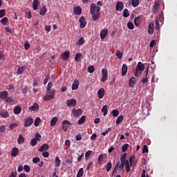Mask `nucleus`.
<instances>
[{"mask_svg": "<svg viewBox=\"0 0 177 177\" xmlns=\"http://www.w3.org/2000/svg\"><path fill=\"white\" fill-rule=\"evenodd\" d=\"M82 57V53H77L75 56V62H80L81 60V58Z\"/></svg>", "mask_w": 177, "mask_h": 177, "instance_id": "obj_44", "label": "nucleus"}, {"mask_svg": "<svg viewBox=\"0 0 177 177\" xmlns=\"http://www.w3.org/2000/svg\"><path fill=\"white\" fill-rule=\"evenodd\" d=\"M84 44H85V39H84V37H81L79 40H78V45L80 46L84 45Z\"/></svg>", "mask_w": 177, "mask_h": 177, "instance_id": "obj_52", "label": "nucleus"}, {"mask_svg": "<svg viewBox=\"0 0 177 177\" xmlns=\"http://www.w3.org/2000/svg\"><path fill=\"white\" fill-rule=\"evenodd\" d=\"M107 34H109V30H107V28L102 30L100 32L101 39H104V38L107 37Z\"/></svg>", "mask_w": 177, "mask_h": 177, "instance_id": "obj_14", "label": "nucleus"}, {"mask_svg": "<svg viewBox=\"0 0 177 177\" xmlns=\"http://www.w3.org/2000/svg\"><path fill=\"white\" fill-rule=\"evenodd\" d=\"M79 22L80 23V28H85V27H86V21H85V17H81Z\"/></svg>", "mask_w": 177, "mask_h": 177, "instance_id": "obj_10", "label": "nucleus"}, {"mask_svg": "<svg viewBox=\"0 0 177 177\" xmlns=\"http://www.w3.org/2000/svg\"><path fill=\"white\" fill-rule=\"evenodd\" d=\"M56 94V90L52 89L50 91H47L46 95L43 97L44 102H49L52 99H55V95Z\"/></svg>", "mask_w": 177, "mask_h": 177, "instance_id": "obj_1", "label": "nucleus"}, {"mask_svg": "<svg viewBox=\"0 0 177 177\" xmlns=\"http://www.w3.org/2000/svg\"><path fill=\"white\" fill-rule=\"evenodd\" d=\"M17 176V171H12L10 173V176L8 177H16Z\"/></svg>", "mask_w": 177, "mask_h": 177, "instance_id": "obj_64", "label": "nucleus"}, {"mask_svg": "<svg viewBox=\"0 0 177 177\" xmlns=\"http://www.w3.org/2000/svg\"><path fill=\"white\" fill-rule=\"evenodd\" d=\"M57 117H54L51 120H50V127H55L56 125V123L57 122Z\"/></svg>", "mask_w": 177, "mask_h": 177, "instance_id": "obj_36", "label": "nucleus"}, {"mask_svg": "<svg viewBox=\"0 0 177 177\" xmlns=\"http://www.w3.org/2000/svg\"><path fill=\"white\" fill-rule=\"evenodd\" d=\"M34 122V119L32 118H28L24 124L25 128H28V127H31L32 123Z\"/></svg>", "mask_w": 177, "mask_h": 177, "instance_id": "obj_5", "label": "nucleus"}, {"mask_svg": "<svg viewBox=\"0 0 177 177\" xmlns=\"http://www.w3.org/2000/svg\"><path fill=\"white\" fill-rule=\"evenodd\" d=\"M61 59L62 60H68L70 59V51L66 50L64 53H61Z\"/></svg>", "mask_w": 177, "mask_h": 177, "instance_id": "obj_6", "label": "nucleus"}, {"mask_svg": "<svg viewBox=\"0 0 177 177\" xmlns=\"http://www.w3.org/2000/svg\"><path fill=\"white\" fill-rule=\"evenodd\" d=\"M46 150H49V145L46 143H44L41 145V147L39 149V151H46Z\"/></svg>", "mask_w": 177, "mask_h": 177, "instance_id": "obj_18", "label": "nucleus"}, {"mask_svg": "<svg viewBox=\"0 0 177 177\" xmlns=\"http://www.w3.org/2000/svg\"><path fill=\"white\" fill-rule=\"evenodd\" d=\"M39 124H41V118H39V117H37L34 122V125L35 127H39Z\"/></svg>", "mask_w": 177, "mask_h": 177, "instance_id": "obj_48", "label": "nucleus"}, {"mask_svg": "<svg viewBox=\"0 0 177 177\" xmlns=\"http://www.w3.org/2000/svg\"><path fill=\"white\" fill-rule=\"evenodd\" d=\"M127 153H123L121 157H120V162H123L125 164V162H127Z\"/></svg>", "mask_w": 177, "mask_h": 177, "instance_id": "obj_34", "label": "nucleus"}, {"mask_svg": "<svg viewBox=\"0 0 177 177\" xmlns=\"http://www.w3.org/2000/svg\"><path fill=\"white\" fill-rule=\"evenodd\" d=\"M102 113H103L104 117H106L107 115V111H109V109H107V105H104L102 109H101Z\"/></svg>", "mask_w": 177, "mask_h": 177, "instance_id": "obj_28", "label": "nucleus"}, {"mask_svg": "<svg viewBox=\"0 0 177 177\" xmlns=\"http://www.w3.org/2000/svg\"><path fill=\"white\" fill-rule=\"evenodd\" d=\"M74 13L75 15H77V16H81V14L82 13V8L80 6L74 8Z\"/></svg>", "mask_w": 177, "mask_h": 177, "instance_id": "obj_25", "label": "nucleus"}, {"mask_svg": "<svg viewBox=\"0 0 177 177\" xmlns=\"http://www.w3.org/2000/svg\"><path fill=\"white\" fill-rule=\"evenodd\" d=\"M126 168V172H131V167H129V160H127L124 164Z\"/></svg>", "mask_w": 177, "mask_h": 177, "instance_id": "obj_31", "label": "nucleus"}, {"mask_svg": "<svg viewBox=\"0 0 177 177\" xmlns=\"http://www.w3.org/2000/svg\"><path fill=\"white\" fill-rule=\"evenodd\" d=\"M112 168H113V163L111 162V161L109 160L105 165V169L106 172H110Z\"/></svg>", "mask_w": 177, "mask_h": 177, "instance_id": "obj_19", "label": "nucleus"}, {"mask_svg": "<svg viewBox=\"0 0 177 177\" xmlns=\"http://www.w3.org/2000/svg\"><path fill=\"white\" fill-rule=\"evenodd\" d=\"M127 73H128V66H127V64H123V65L122 66V77L127 75Z\"/></svg>", "mask_w": 177, "mask_h": 177, "instance_id": "obj_13", "label": "nucleus"}, {"mask_svg": "<svg viewBox=\"0 0 177 177\" xmlns=\"http://www.w3.org/2000/svg\"><path fill=\"white\" fill-rule=\"evenodd\" d=\"M127 28H129V30H133V28H135V26H133V24L131 21H129L127 23Z\"/></svg>", "mask_w": 177, "mask_h": 177, "instance_id": "obj_50", "label": "nucleus"}, {"mask_svg": "<svg viewBox=\"0 0 177 177\" xmlns=\"http://www.w3.org/2000/svg\"><path fill=\"white\" fill-rule=\"evenodd\" d=\"M30 111H38L39 110V105L37 103H34L32 106L29 108Z\"/></svg>", "mask_w": 177, "mask_h": 177, "instance_id": "obj_16", "label": "nucleus"}, {"mask_svg": "<svg viewBox=\"0 0 177 177\" xmlns=\"http://www.w3.org/2000/svg\"><path fill=\"white\" fill-rule=\"evenodd\" d=\"M86 120V116L85 115L82 116L81 118L77 121L78 125H82V124L85 122Z\"/></svg>", "mask_w": 177, "mask_h": 177, "instance_id": "obj_27", "label": "nucleus"}, {"mask_svg": "<svg viewBox=\"0 0 177 177\" xmlns=\"http://www.w3.org/2000/svg\"><path fill=\"white\" fill-rule=\"evenodd\" d=\"M24 137H23V136L19 135L17 139V143L18 145H21L22 143H24Z\"/></svg>", "mask_w": 177, "mask_h": 177, "instance_id": "obj_33", "label": "nucleus"}, {"mask_svg": "<svg viewBox=\"0 0 177 177\" xmlns=\"http://www.w3.org/2000/svg\"><path fill=\"white\" fill-rule=\"evenodd\" d=\"M0 117H1L2 118H8V117H9V112L1 111L0 113Z\"/></svg>", "mask_w": 177, "mask_h": 177, "instance_id": "obj_32", "label": "nucleus"}, {"mask_svg": "<svg viewBox=\"0 0 177 177\" xmlns=\"http://www.w3.org/2000/svg\"><path fill=\"white\" fill-rule=\"evenodd\" d=\"M122 55H123V54H122V53H121V51H120V50L116 51V56L118 58L122 59Z\"/></svg>", "mask_w": 177, "mask_h": 177, "instance_id": "obj_56", "label": "nucleus"}, {"mask_svg": "<svg viewBox=\"0 0 177 177\" xmlns=\"http://www.w3.org/2000/svg\"><path fill=\"white\" fill-rule=\"evenodd\" d=\"M123 17H129V11L128 9H124L122 12Z\"/></svg>", "mask_w": 177, "mask_h": 177, "instance_id": "obj_47", "label": "nucleus"}, {"mask_svg": "<svg viewBox=\"0 0 177 177\" xmlns=\"http://www.w3.org/2000/svg\"><path fill=\"white\" fill-rule=\"evenodd\" d=\"M135 156H132L129 160V162H130V167H132V165H133V164H135V165H136V162H135Z\"/></svg>", "mask_w": 177, "mask_h": 177, "instance_id": "obj_38", "label": "nucleus"}, {"mask_svg": "<svg viewBox=\"0 0 177 177\" xmlns=\"http://www.w3.org/2000/svg\"><path fill=\"white\" fill-rule=\"evenodd\" d=\"M26 65L21 66H19L17 71V74L18 75L23 74V73H24V71L26 70Z\"/></svg>", "mask_w": 177, "mask_h": 177, "instance_id": "obj_11", "label": "nucleus"}, {"mask_svg": "<svg viewBox=\"0 0 177 177\" xmlns=\"http://www.w3.org/2000/svg\"><path fill=\"white\" fill-rule=\"evenodd\" d=\"M104 154L101 153L100 154V156H98V164L99 165H102V162L104 160Z\"/></svg>", "mask_w": 177, "mask_h": 177, "instance_id": "obj_30", "label": "nucleus"}, {"mask_svg": "<svg viewBox=\"0 0 177 177\" xmlns=\"http://www.w3.org/2000/svg\"><path fill=\"white\" fill-rule=\"evenodd\" d=\"M39 161H41V159L39 158V157H35L32 159L33 164H37L39 162Z\"/></svg>", "mask_w": 177, "mask_h": 177, "instance_id": "obj_57", "label": "nucleus"}, {"mask_svg": "<svg viewBox=\"0 0 177 177\" xmlns=\"http://www.w3.org/2000/svg\"><path fill=\"white\" fill-rule=\"evenodd\" d=\"M14 113L15 114H20L21 113V106H17L14 108Z\"/></svg>", "mask_w": 177, "mask_h": 177, "instance_id": "obj_29", "label": "nucleus"}, {"mask_svg": "<svg viewBox=\"0 0 177 177\" xmlns=\"http://www.w3.org/2000/svg\"><path fill=\"white\" fill-rule=\"evenodd\" d=\"M62 125H67V127H70V125H72V124L68 120H64L62 122Z\"/></svg>", "mask_w": 177, "mask_h": 177, "instance_id": "obj_59", "label": "nucleus"}, {"mask_svg": "<svg viewBox=\"0 0 177 177\" xmlns=\"http://www.w3.org/2000/svg\"><path fill=\"white\" fill-rule=\"evenodd\" d=\"M19 154V148L17 147H13L11 150V156L12 157H17V156Z\"/></svg>", "mask_w": 177, "mask_h": 177, "instance_id": "obj_17", "label": "nucleus"}, {"mask_svg": "<svg viewBox=\"0 0 177 177\" xmlns=\"http://www.w3.org/2000/svg\"><path fill=\"white\" fill-rule=\"evenodd\" d=\"M72 113H73L74 117H80V116L82 115V109H73V111H72Z\"/></svg>", "mask_w": 177, "mask_h": 177, "instance_id": "obj_7", "label": "nucleus"}, {"mask_svg": "<svg viewBox=\"0 0 177 177\" xmlns=\"http://www.w3.org/2000/svg\"><path fill=\"white\" fill-rule=\"evenodd\" d=\"M8 17H3L2 19H1L0 23L3 25V26H6V24H8Z\"/></svg>", "mask_w": 177, "mask_h": 177, "instance_id": "obj_40", "label": "nucleus"}, {"mask_svg": "<svg viewBox=\"0 0 177 177\" xmlns=\"http://www.w3.org/2000/svg\"><path fill=\"white\" fill-rule=\"evenodd\" d=\"M8 93L6 91H1L0 92V99H3V100H5L8 97Z\"/></svg>", "mask_w": 177, "mask_h": 177, "instance_id": "obj_20", "label": "nucleus"}, {"mask_svg": "<svg viewBox=\"0 0 177 177\" xmlns=\"http://www.w3.org/2000/svg\"><path fill=\"white\" fill-rule=\"evenodd\" d=\"M131 5L133 8H138L139 6V0H131Z\"/></svg>", "mask_w": 177, "mask_h": 177, "instance_id": "obj_39", "label": "nucleus"}, {"mask_svg": "<svg viewBox=\"0 0 177 177\" xmlns=\"http://www.w3.org/2000/svg\"><path fill=\"white\" fill-rule=\"evenodd\" d=\"M97 94H98L99 99H103V97H104V94H105L104 88H100L98 91Z\"/></svg>", "mask_w": 177, "mask_h": 177, "instance_id": "obj_24", "label": "nucleus"}, {"mask_svg": "<svg viewBox=\"0 0 177 177\" xmlns=\"http://www.w3.org/2000/svg\"><path fill=\"white\" fill-rule=\"evenodd\" d=\"M61 162H62V160H60V159L59 158V157L57 156V157L55 158V167H60Z\"/></svg>", "mask_w": 177, "mask_h": 177, "instance_id": "obj_42", "label": "nucleus"}, {"mask_svg": "<svg viewBox=\"0 0 177 177\" xmlns=\"http://www.w3.org/2000/svg\"><path fill=\"white\" fill-rule=\"evenodd\" d=\"M92 15H93V20L94 21H97V20L100 19V12H96L95 14Z\"/></svg>", "mask_w": 177, "mask_h": 177, "instance_id": "obj_26", "label": "nucleus"}, {"mask_svg": "<svg viewBox=\"0 0 177 177\" xmlns=\"http://www.w3.org/2000/svg\"><path fill=\"white\" fill-rule=\"evenodd\" d=\"M6 15V11L5 10H0V19H2Z\"/></svg>", "mask_w": 177, "mask_h": 177, "instance_id": "obj_54", "label": "nucleus"}, {"mask_svg": "<svg viewBox=\"0 0 177 177\" xmlns=\"http://www.w3.org/2000/svg\"><path fill=\"white\" fill-rule=\"evenodd\" d=\"M111 129H112L111 127L108 128V129L102 132L101 135H102V136H106L107 133H109L111 131Z\"/></svg>", "mask_w": 177, "mask_h": 177, "instance_id": "obj_55", "label": "nucleus"}, {"mask_svg": "<svg viewBox=\"0 0 177 177\" xmlns=\"http://www.w3.org/2000/svg\"><path fill=\"white\" fill-rule=\"evenodd\" d=\"M142 23V16L139 15L134 19V24L136 27H139Z\"/></svg>", "mask_w": 177, "mask_h": 177, "instance_id": "obj_9", "label": "nucleus"}, {"mask_svg": "<svg viewBox=\"0 0 177 177\" xmlns=\"http://www.w3.org/2000/svg\"><path fill=\"white\" fill-rule=\"evenodd\" d=\"M46 12H47V10H46V7L45 6H43L40 11H39V13L41 16H45L46 15Z\"/></svg>", "mask_w": 177, "mask_h": 177, "instance_id": "obj_35", "label": "nucleus"}, {"mask_svg": "<svg viewBox=\"0 0 177 177\" xmlns=\"http://www.w3.org/2000/svg\"><path fill=\"white\" fill-rule=\"evenodd\" d=\"M136 70H139L140 71H143L145 70V64L139 62L137 64Z\"/></svg>", "mask_w": 177, "mask_h": 177, "instance_id": "obj_21", "label": "nucleus"}, {"mask_svg": "<svg viewBox=\"0 0 177 177\" xmlns=\"http://www.w3.org/2000/svg\"><path fill=\"white\" fill-rule=\"evenodd\" d=\"M87 71L90 73H95V66L93 65L88 66Z\"/></svg>", "mask_w": 177, "mask_h": 177, "instance_id": "obj_46", "label": "nucleus"}, {"mask_svg": "<svg viewBox=\"0 0 177 177\" xmlns=\"http://www.w3.org/2000/svg\"><path fill=\"white\" fill-rule=\"evenodd\" d=\"M24 169L25 172H30L31 169L30 168V166H28V165H25L24 166Z\"/></svg>", "mask_w": 177, "mask_h": 177, "instance_id": "obj_58", "label": "nucleus"}, {"mask_svg": "<svg viewBox=\"0 0 177 177\" xmlns=\"http://www.w3.org/2000/svg\"><path fill=\"white\" fill-rule=\"evenodd\" d=\"M111 114H112V115H113V117H118V115L120 114V111L117 110V109L113 110L111 111Z\"/></svg>", "mask_w": 177, "mask_h": 177, "instance_id": "obj_49", "label": "nucleus"}, {"mask_svg": "<svg viewBox=\"0 0 177 177\" xmlns=\"http://www.w3.org/2000/svg\"><path fill=\"white\" fill-rule=\"evenodd\" d=\"M128 147H129V144H124L122 147V153H125V151H127V150H128Z\"/></svg>", "mask_w": 177, "mask_h": 177, "instance_id": "obj_51", "label": "nucleus"}, {"mask_svg": "<svg viewBox=\"0 0 177 177\" xmlns=\"http://www.w3.org/2000/svg\"><path fill=\"white\" fill-rule=\"evenodd\" d=\"M122 120H124V115H120L116 120V125L121 124V122H122Z\"/></svg>", "mask_w": 177, "mask_h": 177, "instance_id": "obj_45", "label": "nucleus"}, {"mask_svg": "<svg viewBox=\"0 0 177 177\" xmlns=\"http://www.w3.org/2000/svg\"><path fill=\"white\" fill-rule=\"evenodd\" d=\"M91 15H95L97 12H100V7L96 6L95 3H92L90 8Z\"/></svg>", "mask_w": 177, "mask_h": 177, "instance_id": "obj_2", "label": "nucleus"}, {"mask_svg": "<svg viewBox=\"0 0 177 177\" xmlns=\"http://www.w3.org/2000/svg\"><path fill=\"white\" fill-rule=\"evenodd\" d=\"M148 33L151 35L154 33V24L150 23L149 24Z\"/></svg>", "mask_w": 177, "mask_h": 177, "instance_id": "obj_15", "label": "nucleus"}, {"mask_svg": "<svg viewBox=\"0 0 177 177\" xmlns=\"http://www.w3.org/2000/svg\"><path fill=\"white\" fill-rule=\"evenodd\" d=\"M136 84V77H131L129 80V85L131 88H133Z\"/></svg>", "mask_w": 177, "mask_h": 177, "instance_id": "obj_12", "label": "nucleus"}, {"mask_svg": "<svg viewBox=\"0 0 177 177\" xmlns=\"http://www.w3.org/2000/svg\"><path fill=\"white\" fill-rule=\"evenodd\" d=\"M37 145V140L33 138L30 140V146H35Z\"/></svg>", "mask_w": 177, "mask_h": 177, "instance_id": "obj_63", "label": "nucleus"}, {"mask_svg": "<svg viewBox=\"0 0 177 177\" xmlns=\"http://www.w3.org/2000/svg\"><path fill=\"white\" fill-rule=\"evenodd\" d=\"M124 165H125V163L124 162H120V163H119L118 167H119L120 171H122V169H124Z\"/></svg>", "mask_w": 177, "mask_h": 177, "instance_id": "obj_62", "label": "nucleus"}, {"mask_svg": "<svg viewBox=\"0 0 177 177\" xmlns=\"http://www.w3.org/2000/svg\"><path fill=\"white\" fill-rule=\"evenodd\" d=\"M39 2L38 0H34L32 2V8L34 9V10H37V9H38V5H39Z\"/></svg>", "mask_w": 177, "mask_h": 177, "instance_id": "obj_37", "label": "nucleus"}, {"mask_svg": "<svg viewBox=\"0 0 177 177\" xmlns=\"http://www.w3.org/2000/svg\"><path fill=\"white\" fill-rule=\"evenodd\" d=\"M77 105V100L70 99L66 101V106L68 107H75Z\"/></svg>", "mask_w": 177, "mask_h": 177, "instance_id": "obj_3", "label": "nucleus"}, {"mask_svg": "<svg viewBox=\"0 0 177 177\" xmlns=\"http://www.w3.org/2000/svg\"><path fill=\"white\" fill-rule=\"evenodd\" d=\"M124 10V3L122 1H118L116 4L117 12H122Z\"/></svg>", "mask_w": 177, "mask_h": 177, "instance_id": "obj_8", "label": "nucleus"}, {"mask_svg": "<svg viewBox=\"0 0 177 177\" xmlns=\"http://www.w3.org/2000/svg\"><path fill=\"white\" fill-rule=\"evenodd\" d=\"M147 75H149V67L145 71V77L142 79V84H146V82H149V79H147Z\"/></svg>", "mask_w": 177, "mask_h": 177, "instance_id": "obj_23", "label": "nucleus"}, {"mask_svg": "<svg viewBox=\"0 0 177 177\" xmlns=\"http://www.w3.org/2000/svg\"><path fill=\"white\" fill-rule=\"evenodd\" d=\"M84 176V168H80L77 174L76 177H83Z\"/></svg>", "mask_w": 177, "mask_h": 177, "instance_id": "obj_43", "label": "nucleus"}, {"mask_svg": "<svg viewBox=\"0 0 177 177\" xmlns=\"http://www.w3.org/2000/svg\"><path fill=\"white\" fill-rule=\"evenodd\" d=\"M80 85V82L78 80H75L72 84V91H75L78 88V86Z\"/></svg>", "mask_w": 177, "mask_h": 177, "instance_id": "obj_22", "label": "nucleus"}, {"mask_svg": "<svg viewBox=\"0 0 177 177\" xmlns=\"http://www.w3.org/2000/svg\"><path fill=\"white\" fill-rule=\"evenodd\" d=\"M142 153H149V148L147 145H144L142 147Z\"/></svg>", "mask_w": 177, "mask_h": 177, "instance_id": "obj_61", "label": "nucleus"}, {"mask_svg": "<svg viewBox=\"0 0 177 177\" xmlns=\"http://www.w3.org/2000/svg\"><path fill=\"white\" fill-rule=\"evenodd\" d=\"M102 82H106L109 77V72L106 68H102Z\"/></svg>", "mask_w": 177, "mask_h": 177, "instance_id": "obj_4", "label": "nucleus"}, {"mask_svg": "<svg viewBox=\"0 0 177 177\" xmlns=\"http://www.w3.org/2000/svg\"><path fill=\"white\" fill-rule=\"evenodd\" d=\"M52 86H53V83L52 82H48V86L46 87V91L49 92L50 91H51L50 89L52 88Z\"/></svg>", "mask_w": 177, "mask_h": 177, "instance_id": "obj_53", "label": "nucleus"}, {"mask_svg": "<svg viewBox=\"0 0 177 177\" xmlns=\"http://www.w3.org/2000/svg\"><path fill=\"white\" fill-rule=\"evenodd\" d=\"M35 139L37 140H41V135L39 133L35 134Z\"/></svg>", "mask_w": 177, "mask_h": 177, "instance_id": "obj_60", "label": "nucleus"}, {"mask_svg": "<svg viewBox=\"0 0 177 177\" xmlns=\"http://www.w3.org/2000/svg\"><path fill=\"white\" fill-rule=\"evenodd\" d=\"M158 9V3H155V5L153 6L152 12L153 15L157 13V10Z\"/></svg>", "mask_w": 177, "mask_h": 177, "instance_id": "obj_41", "label": "nucleus"}]
</instances>
